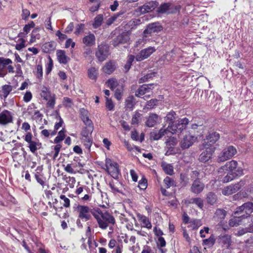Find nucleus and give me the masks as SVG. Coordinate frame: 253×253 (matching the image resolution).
Instances as JSON below:
<instances>
[{"mask_svg": "<svg viewBox=\"0 0 253 253\" xmlns=\"http://www.w3.org/2000/svg\"><path fill=\"white\" fill-rule=\"evenodd\" d=\"M176 118V114L173 111L169 112L165 118V121L169 124L167 128L171 131L172 129V125H174V122Z\"/></svg>", "mask_w": 253, "mask_h": 253, "instance_id": "obj_22", "label": "nucleus"}, {"mask_svg": "<svg viewBox=\"0 0 253 253\" xmlns=\"http://www.w3.org/2000/svg\"><path fill=\"white\" fill-rule=\"evenodd\" d=\"M65 130L64 128H62V130H61L58 134L57 136L55 137L54 139V143H58L61 141H62L65 138Z\"/></svg>", "mask_w": 253, "mask_h": 253, "instance_id": "obj_47", "label": "nucleus"}, {"mask_svg": "<svg viewBox=\"0 0 253 253\" xmlns=\"http://www.w3.org/2000/svg\"><path fill=\"white\" fill-rule=\"evenodd\" d=\"M219 242L222 246L228 248L231 243V236L228 235H221L219 237Z\"/></svg>", "mask_w": 253, "mask_h": 253, "instance_id": "obj_29", "label": "nucleus"}, {"mask_svg": "<svg viewBox=\"0 0 253 253\" xmlns=\"http://www.w3.org/2000/svg\"><path fill=\"white\" fill-rule=\"evenodd\" d=\"M205 150L200 154L199 160L200 162L206 163L210 160L214 152V147H207L204 146Z\"/></svg>", "mask_w": 253, "mask_h": 253, "instance_id": "obj_13", "label": "nucleus"}, {"mask_svg": "<svg viewBox=\"0 0 253 253\" xmlns=\"http://www.w3.org/2000/svg\"><path fill=\"white\" fill-rule=\"evenodd\" d=\"M199 172L197 170L192 171L190 173V176L192 180H199Z\"/></svg>", "mask_w": 253, "mask_h": 253, "instance_id": "obj_61", "label": "nucleus"}, {"mask_svg": "<svg viewBox=\"0 0 253 253\" xmlns=\"http://www.w3.org/2000/svg\"><path fill=\"white\" fill-rule=\"evenodd\" d=\"M104 169L112 177L118 178L120 174L119 165L110 159L107 158L105 160V166Z\"/></svg>", "mask_w": 253, "mask_h": 253, "instance_id": "obj_5", "label": "nucleus"}, {"mask_svg": "<svg viewBox=\"0 0 253 253\" xmlns=\"http://www.w3.org/2000/svg\"><path fill=\"white\" fill-rule=\"evenodd\" d=\"M57 58L61 64H66L70 60V58L66 55V52L63 50H57L56 51Z\"/></svg>", "mask_w": 253, "mask_h": 253, "instance_id": "obj_26", "label": "nucleus"}, {"mask_svg": "<svg viewBox=\"0 0 253 253\" xmlns=\"http://www.w3.org/2000/svg\"><path fill=\"white\" fill-rule=\"evenodd\" d=\"M42 67L41 65H38L37 66L36 71L35 74L37 78V82H41L42 78Z\"/></svg>", "mask_w": 253, "mask_h": 253, "instance_id": "obj_42", "label": "nucleus"}, {"mask_svg": "<svg viewBox=\"0 0 253 253\" xmlns=\"http://www.w3.org/2000/svg\"><path fill=\"white\" fill-rule=\"evenodd\" d=\"M203 201L202 199L200 198H191L189 200H185V204H195L197 206H202Z\"/></svg>", "mask_w": 253, "mask_h": 253, "instance_id": "obj_40", "label": "nucleus"}, {"mask_svg": "<svg viewBox=\"0 0 253 253\" xmlns=\"http://www.w3.org/2000/svg\"><path fill=\"white\" fill-rule=\"evenodd\" d=\"M48 59L49 61L46 65L45 70V72L47 74H48L51 72L53 66V61L50 56H48Z\"/></svg>", "mask_w": 253, "mask_h": 253, "instance_id": "obj_51", "label": "nucleus"}, {"mask_svg": "<svg viewBox=\"0 0 253 253\" xmlns=\"http://www.w3.org/2000/svg\"><path fill=\"white\" fill-rule=\"evenodd\" d=\"M106 107L110 111L113 110L114 108V104L113 101L108 97H106Z\"/></svg>", "mask_w": 253, "mask_h": 253, "instance_id": "obj_54", "label": "nucleus"}, {"mask_svg": "<svg viewBox=\"0 0 253 253\" xmlns=\"http://www.w3.org/2000/svg\"><path fill=\"white\" fill-rule=\"evenodd\" d=\"M158 100L157 99H151L148 101L146 104V107L148 109H153L157 104Z\"/></svg>", "mask_w": 253, "mask_h": 253, "instance_id": "obj_57", "label": "nucleus"}, {"mask_svg": "<svg viewBox=\"0 0 253 253\" xmlns=\"http://www.w3.org/2000/svg\"><path fill=\"white\" fill-rule=\"evenodd\" d=\"M177 142L178 141L176 138L174 137H170L167 140L166 143L168 150L166 152V155H170L174 153L173 149Z\"/></svg>", "mask_w": 253, "mask_h": 253, "instance_id": "obj_19", "label": "nucleus"}, {"mask_svg": "<svg viewBox=\"0 0 253 253\" xmlns=\"http://www.w3.org/2000/svg\"><path fill=\"white\" fill-rule=\"evenodd\" d=\"M40 94L41 97L46 101L47 107L53 108L55 103V95L51 93L49 89L45 86L42 87Z\"/></svg>", "mask_w": 253, "mask_h": 253, "instance_id": "obj_7", "label": "nucleus"}, {"mask_svg": "<svg viewBox=\"0 0 253 253\" xmlns=\"http://www.w3.org/2000/svg\"><path fill=\"white\" fill-rule=\"evenodd\" d=\"M80 212L79 216L82 219H84V221H86L90 217V213L91 211L93 210L88 209V207H81Z\"/></svg>", "mask_w": 253, "mask_h": 253, "instance_id": "obj_27", "label": "nucleus"}, {"mask_svg": "<svg viewBox=\"0 0 253 253\" xmlns=\"http://www.w3.org/2000/svg\"><path fill=\"white\" fill-rule=\"evenodd\" d=\"M215 242V239L213 234H211L210 237L203 240V245L207 246H212Z\"/></svg>", "mask_w": 253, "mask_h": 253, "instance_id": "obj_41", "label": "nucleus"}, {"mask_svg": "<svg viewBox=\"0 0 253 253\" xmlns=\"http://www.w3.org/2000/svg\"><path fill=\"white\" fill-rule=\"evenodd\" d=\"M188 119L184 118L178 120V123L175 125H172V129L170 132L172 134L181 132L189 124Z\"/></svg>", "mask_w": 253, "mask_h": 253, "instance_id": "obj_11", "label": "nucleus"}, {"mask_svg": "<svg viewBox=\"0 0 253 253\" xmlns=\"http://www.w3.org/2000/svg\"><path fill=\"white\" fill-rule=\"evenodd\" d=\"M220 135L218 133L212 131L209 133L204 139L203 146L207 147H213L212 145L219 139Z\"/></svg>", "mask_w": 253, "mask_h": 253, "instance_id": "obj_10", "label": "nucleus"}, {"mask_svg": "<svg viewBox=\"0 0 253 253\" xmlns=\"http://www.w3.org/2000/svg\"><path fill=\"white\" fill-rule=\"evenodd\" d=\"M171 4L169 3H164L161 4L158 8V12L160 13H170L169 8Z\"/></svg>", "mask_w": 253, "mask_h": 253, "instance_id": "obj_38", "label": "nucleus"}, {"mask_svg": "<svg viewBox=\"0 0 253 253\" xmlns=\"http://www.w3.org/2000/svg\"><path fill=\"white\" fill-rule=\"evenodd\" d=\"M40 31L39 28H36L33 30V42L36 39H40L41 36L39 32Z\"/></svg>", "mask_w": 253, "mask_h": 253, "instance_id": "obj_59", "label": "nucleus"}, {"mask_svg": "<svg viewBox=\"0 0 253 253\" xmlns=\"http://www.w3.org/2000/svg\"><path fill=\"white\" fill-rule=\"evenodd\" d=\"M13 117L10 112L4 110L0 113V124L6 125L12 122Z\"/></svg>", "mask_w": 253, "mask_h": 253, "instance_id": "obj_16", "label": "nucleus"}, {"mask_svg": "<svg viewBox=\"0 0 253 253\" xmlns=\"http://www.w3.org/2000/svg\"><path fill=\"white\" fill-rule=\"evenodd\" d=\"M141 116V114L138 112H135L131 119V124L137 125L139 123V119Z\"/></svg>", "mask_w": 253, "mask_h": 253, "instance_id": "obj_49", "label": "nucleus"}, {"mask_svg": "<svg viewBox=\"0 0 253 253\" xmlns=\"http://www.w3.org/2000/svg\"><path fill=\"white\" fill-rule=\"evenodd\" d=\"M206 199L208 203L210 205H213L216 204V202L217 200L216 195L212 192H209L207 194Z\"/></svg>", "mask_w": 253, "mask_h": 253, "instance_id": "obj_39", "label": "nucleus"}, {"mask_svg": "<svg viewBox=\"0 0 253 253\" xmlns=\"http://www.w3.org/2000/svg\"><path fill=\"white\" fill-rule=\"evenodd\" d=\"M205 185L200 180H194L191 187V191L195 194L200 193L204 189Z\"/></svg>", "mask_w": 253, "mask_h": 253, "instance_id": "obj_25", "label": "nucleus"}, {"mask_svg": "<svg viewBox=\"0 0 253 253\" xmlns=\"http://www.w3.org/2000/svg\"><path fill=\"white\" fill-rule=\"evenodd\" d=\"M93 129L94 126H85L83 128L81 132L82 140L88 151L92 144V133Z\"/></svg>", "mask_w": 253, "mask_h": 253, "instance_id": "obj_3", "label": "nucleus"}, {"mask_svg": "<svg viewBox=\"0 0 253 253\" xmlns=\"http://www.w3.org/2000/svg\"><path fill=\"white\" fill-rule=\"evenodd\" d=\"M129 40V34L127 32H124L118 35L115 38L112 42L114 46H118L119 44L126 43Z\"/></svg>", "mask_w": 253, "mask_h": 253, "instance_id": "obj_18", "label": "nucleus"}, {"mask_svg": "<svg viewBox=\"0 0 253 253\" xmlns=\"http://www.w3.org/2000/svg\"><path fill=\"white\" fill-rule=\"evenodd\" d=\"M160 117L155 113H150L146 118L145 125L149 127H153L157 123Z\"/></svg>", "mask_w": 253, "mask_h": 253, "instance_id": "obj_21", "label": "nucleus"}, {"mask_svg": "<svg viewBox=\"0 0 253 253\" xmlns=\"http://www.w3.org/2000/svg\"><path fill=\"white\" fill-rule=\"evenodd\" d=\"M237 153V150L233 146H229L223 149L217 156L218 163L224 162L231 159Z\"/></svg>", "mask_w": 253, "mask_h": 253, "instance_id": "obj_6", "label": "nucleus"}, {"mask_svg": "<svg viewBox=\"0 0 253 253\" xmlns=\"http://www.w3.org/2000/svg\"><path fill=\"white\" fill-rule=\"evenodd\" d=\"M164 183L165 184V187L167 188H169L171 186H176V183L174 180L169 176L165 177V178L164 179Z\"/></svg>", "mask_w": 253, "mask_h": 253, "instance_id": "obj_44", "label": "nucleus"}, {"mask_svg": "<svg viewBox=\"0 0 253 253\" xmlns=\"http://www.w3.org/2000/svg\"><path fill=\"white\" fill-rule=\"evenodd\" d=\"M245 185L244 181H240L234 185H230L225 187L222 191V193L224 195H230L240 190L242 187Z\"/></svg>", "mask_w": 253, "mask_h": 253, "instance_id": "obj_12", "label": "nucleus"}, {"mask_svg": "<svg viewBox=\"0 0 253 253\" xmlns=\"http://www.w3.org/2000/svg\"><path fill=\"white\" fill-rule=\"evenodd\" d=\"M215 215L220 219H224L226 215V211L221 209H218L215 212Z\"/></svg>", "mask_w": 253, "mask_h": 253, "instance_id": "obj_50", "label": "nucleus"}, {"mask_svg": "<svg viewBox=\"0 0 253 253\" xmlns=\"http://www.w3.org/2000/svg\"><path fill=\"white\" fill-rule=\"evenodd\" d=\"M224 170L230 172L235 171V173L237 175H241L243 174V169L241 168L238 167V162L235 160H231L227 162L224 166L219 169L218 171L219 174V176H222V173Z\"/></svg>", "mask_w": 253, "mask_h": 253, "instance_id": "obj_4", "label": "nucleus"}, {"mask_svg": "<svg viewBox=\"0 0 253 253\" xmlns=\"http://www.w3.org/2000/svg\"><path fill=\"white\" fill-rule=\"evenodd\" d=\"M13 90V86L10 84H5L1 86L0 95L5 99Z\"/></svg>", "mask_w": 253, "mask_h": 253, "instance_id": "obj_30", "label": "nucleus"}, {"mask_svg": "<svg viewBox=\"0 0 253 253\" xmlns=\"http://www.w3.org/2000/svg\"><path fill=\"white\" fill-rule=\"evenodd\" d=\"M25 140L28 143L29 146L28 147L29 148L30 151H32V135L30 133H28L25 136Z\"/></svg>", "mask_w": 253, "mask_h": 253, "instance_id": "obj_62", "label": "nucleus"}, {"mask_svg": "<svg viewBox=\"0 0 253 253\" xmlns=\"http://www.w3.org/2000/svg\"><path fill=\"white\" fill-rule=\"evenodd\" d=\"M123 86L121 85L120 87H118L115 91V97L118 100H120L123 96Z\"/></svg>", "mask_w": 253, "mask_h": 253, "instance_id": "obj_48", "label": "nucleus"}, {"mask_svg": "<svg viewBox=\"0 0 253 253\" xmlns=\"http://www.w3.org/2000/svg\"><path fill=\"white\" fill-rule=\"evenodd\" d=\"M76 181V180L75 177L69 176L68 180L66 183L68 184L70 188H73L75 186Z\"/></svg>", "mask_w": 253, "mask_h": 253, "instance_id": "obj_60", "label": "nucleus"}, {"mask_svg": "<svg viewBox=\"0 0 253 253\" xmlns=\"http://www.w3.org/2000/svg\"><path fill=\"white\" fill-rule=\"evenodd\" d=\"M109 48L107 45L101 44L98 45L95 52L96 58L100 62L104 61L109 54Z\"/></svg>", "mask_w": 253, "mask_h": 253, "instance_id": "obj_8", "label": "nucleus"}, {"mask_svg": "<svg viewBox=\"0 0 253 253\" xmlns=\"http://www.w3.org/2000/svg\"><path fill=\"white\" fill-rule=\"evenodd\" d=\"M239 212L242 213L243 214L239 217H234L231 218L229 222V225L230 226H237L244 223V220L246 219L249 220V219H248L247 217L253 212V207H239L238 210L235 211V214H237Z\"/></svg>", "mask_w": 253, "mask_h": 253, "instance_id": "obj_2", "label": "nucleus"}, {"mask_svg": "<svg viewBox=\"0 0 253 253\" xmlns=\"http://www.w3.org/2000/svg\"><path fill=\"white\" fill-rule=\"evenodd\" d=\"M170 131L167 128H161L158 131H153L150 134V137L151 140H158L161 139L165 134H167Z\"/></svg>", "mask_w": 253, "mask_h": 253, "instance_id": "obj_20", "label": "nucleus"}, {"mask_svg": "<svg viewBox=\"0 0 253 253\" xmlns=\"http://www.w3.org/2000/svg\"><path fill=\"white\" fill-rule=\"evenodd\" d=\"M154 73H151L145 75L143 77H142L139 80V83L141 84L145 82H147L149 81L150 79H151L153 76H155Z\"/></svg>", "mask_w": 253, "mask_h": 253, "instance_id": "obj_52", "label": "nucleus"}, {"mask_svg": "<svg viewBox=\"0 0 253 253\" xmlns=\"http://www.w3.org/2000/svg\"><path fill=\"white\" fill-rule=\"evenodd\" d=\"M135 98L133 96H128L125 100V108L129 110H133L135 105Z\"/></svg>", "mask_w": 253, "mask_h": 253, "instance_id": "obj_32", "label": "nucleus"}, {"mask_svg": "<svg viewBox=\"0 0 253 253\" xmlns=\"http://www.w3.org/2000/svg\"><path fill=\"white\" fill-rule=\"evenodd\" d=\"M233 175L232 173H231L230 172L228 171L227 174L223 177L222 181L224 183H227L233 180Z\"/></svg>", "mask_w": 253, "mask_h": 253, "instance_id": "obj_58", "label": "nucleus"}, {"mask_svg": "<svg viewBox=\"0 0 253 253\" xmlns=\"http://www.w3.org/2000/svg\"><path fill=\"white\" fill-rule=\"evenodd\" d=\"M137 217L138 221L141 224L142 227L146 228L148 229L152 228V224L147 217L140 213H138L137 214Z\"/></svg>", "mask_w": 253, "mask_h": 253, "instance_id": "obj_24", "label": "nucleus"}, {"mask_svg": "<svg viewBox=\"0 0 253 253\" xmlns=\"http://www.w3.org/2000/svg\"><path fill=\"white\" fill-rule=\"evenodd\" d=\"M55 43L54 42H45L42 45V48L45 53H50L55 49Z\"/></svg>", "mask_w": 253, "mask_h": 253, "instance_id": "obj_31", "label": "nucleus"}, {"mask_svg": "<svg viewBox=\"0 0 253 253\" xmlns=\"http://www.w3.org/2000/svg\"><path fill=\"white\" fill-rule=\"evenodd\" d=\"M157 6L158 2L156 1H150L141 6L140 7V10L142 13L149 12L153 10Z\"/></svg>", "mask_w": 253, "mask_h": 253, "instance_id": "obj_23", "label": "nucleus"}, {"mask_svg": "<svg viewBox=\"0 0 253 253\" xmlns=\"http://www.w3.org/2000/svg\"><path fill=\"white\" fill-rule=\"evenodd\" d=\"M157 247H165L166 245V242L163 237H159L156 242Z\"/></svg>", "mask_w": 253, "mask_h": 253, "instance_id": "obj_56", "label": "nucleus"}, {"mask_svg": "<svg viewBox=\"0 0 253 253\" xmlns=\"http://www.w3.org/2000/svg\"><path fill=\"white\" fill-rule=\"evenodd\" d=\"M109 186L113 192H120V188H121V184L119 181L110 182L109 183Z\"/></svg>", "mask_w": 253, "mask_h": 253, "instance_id": "obj_43", "label": "nucleus"}, {"mask_svg": "<svg viewBox=\"0 0 253 253\" xmlns=\"http://www.w3.org/2000/svg\"><path fill=\"white\" fill-rule=\"evenodd\" d=\"M155 51L156 48L154 47L149 46L141 50L140 52L136 55L135 59L137 61H142L149 57Z\"/></svg>", "mask_w": 253, "mask_h": 253, "instance_id": "obj_15", "label": "nucleus"}, {"mask_svg": "<svg viewBox=\"0 0 253 253\" xmlns=\"http://www.w3.org/2000/svg\"><path fill=\"white\" fill-rule=\"evenodd\" d=\"M83 42L86 46L90 47L93 46L95 43V36L93 34H89L83 38Z\"/></svg>", "mask_w": 253, "mask_h": 253, "instance_id": "obj_28", "label": "nucleus"}, {"mask_svg": "<svg viewBox=\"0 0 253 253\" xmlns=\"http://www.w3.org/2000/svg\"><path fill=\"white\" fill-rule=\"evenodd\" d=\"M103 20V16L102 14L97 15L94 19V22L92 26L94 28H97L100 27Z\"/></svg>", "mask_w": 253, "mask_h": 253, "instance_id": "obj_37", "label": "nucleus"}, {"mask_svg": "<svg viewBox=\"0 0 253 253\" xmlns=\"http://www.w3.org/2000/svg\"><path fill=\"white\" fill-rule=\"evenodd\" d=\"M12 60L9 58L3 57H0V67L3 70L7 68L8 72L10 73L14 72V67L11 65Z\"/></svg>", "mask_w": 253, "mask_h": 253, "instance_id": "obj_17", "label": "nucleus"}, {"mask_svg": "<svg viewBox=\"0 0 253 253\" xmlns=\"http://www.w3.org/2000/svg\"><path fill=\"white\" fill-rule=\"evenodd\" d=\"M106 84L107 85V86L112 90L114 89L118 85L117 80L115 79H111L108 80L106 82Z\"/></svg>", "mask_w": 253, "mask_h": 253, "instance_id": "obj_46", "label": "nucleus"}, {"mask_svg": "<svg viewBox=\"0 0 253 253\" xmlns=\"http://www.w3.org/2000/svg\"><path fill=\"white\" fill-rule=\"evenodd\" d=\"M147 180L145 178H142L138 182V187L140 189L144 190L147 188Z\"/></svg>", "mask_w": 253, "mask_h": 253, "instance_id": "obj_55", "label": "nucleus"}, {"mask_svg": "<svg viewBox=\"0 0 253 253\" xmlns=\"http://www.w3.org/2000/svg\"><path fill=\"white\" fill-rule=\"evenodd\" d=\"M116 68L114 62L109 61L107 62L103 68V72L107 74H111L115 70Z\"/></svg>", "mask_w": 253, "mask_h": 253, "instance_id": "obj_33", "label": "nucleus"}, {"mask_svg": "<svg viewBox=\"0 0 253 253\" xmlns=\"http://www.w3.org/2000/svg\"><path fill=\"white\" fill-rule=\"evenodd\" d=\"M197 138L190 133H186L180 142V146L182 149H185L189 148L197 140Z\"/></svg>", "mask_w": 253, "mask_h": 253, "instance_id": "obj_9", "label": "nucleus"}, {"mask_svg": "<svg viewBox=\"0 0 253 253\" xmlns=\"http://www.w3.org/2000/svg\"><path fill=\"white\" fill-rule=\"evenodd\" d=\"M141 253H155L152 248L148 246L143 247Z\"/></svg>", "mask_w": 253, "mask_h": 253, "instance_id": "obj_64", "label": "nucleus"}, {"mask_svg": "<svg viewBox=\"0 0 253 253\" xmlns=\"http://www.w3.org/2000/svg\"><path fill=\"white\" fill-rule=\"evenodd\" d=\"M162 30V27L158 23H153L149 24L143 32V36L147 37L153 34L158 33Z\"/></svg>", "mask_w": 253, "mask_h": 253, "instance_id": "obj_14", "label": "nucleus"}, {"mask_svg": "<svg viewBox=\"0 0 253 253\" xmlns=\"http://www.w3.org/2000/svg\"><path fill=\"white\" fill-rule=\"evenodd\" d=\"M91 213L97 220L99 227L101 229H106L109 224L114 225L115 223V219L112 215L107 212H103L97 207L93 209Z\"/></svg>", "mask_w": 253, "mask_h": 253, "instance_id": "obj_1", "label": "nucleus"}, {"mask_svg": "<svg viewBox=\"0 0 253 253\" xmlns=\"http://www.w3.org/2000/svg\"><path fill=\"white\" fill-rule=\"evenodd\" d=\"M35 177L39 183H40L42 186L44 185L45 178L42 174L36 173Z\"/></svg>", "mask_w": 253, "mask_h": 253, "instance_id": "obj_53", "label": "nucleus"}, {"mask_svg": "<svg viewBox=\"0 0 253 253\" xmlns=\"http://www.w3.org/2000/svg\"><path fill=\"white\" fill-rule=\"evenodd\" d=\"M164 171L169 175H171L173 173V168L170 164H163L162 165Z\"/></svg>", "mask_w": 253, "mask_h": 253, "instance_id": "obj_45", "label": "nucleus"}, {"mask_svg": "<svg viewBox=\"0 0 253 253\" xmlns=\"http://www.w3.org/2000/svg\"><path fill=\"white\" fill-rule=\"evenodd\" d=\"M87 74L90 79L95 81L98 75V70L95 67H91L88 69Z\"/></svg>", "mask_w": 253, "mask_h": 253, "instance_id": "obj_35", "label": "nucleus"}, {"mask_svg": "<svg viewBox=\"0 0 253 253\" xmlns=\"http://www.w3.org/2000/svg\"><path fill=\"white\" fill-rule=\"evenodd\" d=\"M189 224L188 227L196 230L202 225V221L201 219H193L189 221Z\"/></svg>", "mask_w": 253, "mask_h": 253, "instance_id": "obj_36", "label": "nucleus"}, {"mask_svg": "<svg viewBox=\"0 0 253 253\" xmlns=\"http://www.w3.org/2000/svg\"><path fill=\"white\" fill-rule=\"evenodd\" d=\"M64 170L67 172L69 173H75L76 171L74 170L72 165L71 164H67L66 166L64 167Z\"/></svg>", "mask_w": 253, "mask_h": 253, "instance_id": "obj_63", "label": "nucleus"}, {"mask_svg": "<svg viewBox=\"0 0 253 253\" xmlns=\"http://www.w3.org/2000/svg\"><path fill=\"white\" fill-rule=\"evenodd\" d=\"M150 89V88L148 87V85L143 84L136 90L135 92V96L140 97L146 93L149 92Z\"/></svg>", "mask_w": 253, "mask_h": 253, "instance_id": "obj_34", "label": "nucleus"}]
</instances>
